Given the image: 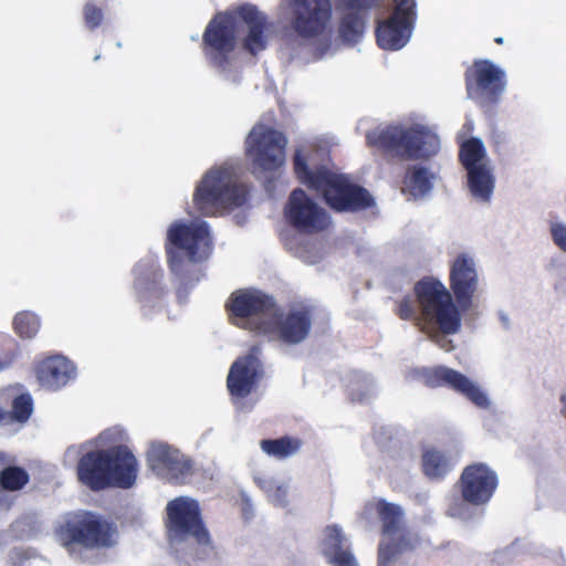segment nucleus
<instances>
[{
	"mask_svg": "<svg viewBox=\"0 0 566 566\" xmlns=\"http://www.w3.org/2000/svg\"><path fill=\"white\" fill-rule=\"evenodd\" d=\"M451 292L438 279L426 276L413 286V295L396 301L395 313L402 321H411L424 328L436 324L443 335L461 329L462 312L468 311L479 289L475 262L467 253L458 254L450 264Z\"/></svg>",
	"mask_w": 566,
	"mask_h": 566,
	"instance_id": "f257e3e1",
	"label": "nucleus"
},
{
	"mask_svg": "<svg viewBox=\"0 0 566 566\" xmlns=\"http://www.w3.org/2000/svg\"><path fill=\"white\" fill-rule=\"evenodd\" d=\"M290 27L303 40L322 36L333 19L332 0H287ZM345 11L338 23L339 39L349 45L358 43L366 30L369 11L379 0H338Z\"/></svg>",
	"mask_w": 566,
	"mask_h": 566,
	"instance_id": "f03ea898",
	"label": "nucleus"
},
{
	"mask_svg": "<svg viewBox=\"0 0 566 566\" xmlns=\"http://www.w3.org/2000/svg\"><path fill=\"white\" fill-rule=\"evenodd\" d=\"M293 168L297 180L318 193L335 212H358L375 203L369 191L353 182L348 176L324 166L311 169L301 150L294 154Z\"/></svg>",
	"mask_w": 566,
	"mask_h": 566,
	"instance_id": "7ed1b4c3",
	"label": "nucleus"
},
{
	"mask_svg": "<svg viewBox=\"0 0 566 566\" xmlns=\"http://www.w3.org/2000/svg\"><path fill=\"white\" fill-rule=\"evenodd\" d=\"M76 473L78 481L92 491L109 486L128 489L137 478V460L123 444L92 450L80 458Z\"/></svg>",
	"mask_w": 566,
	"mask_h": 566,
	"instance_id": "20e7f679",
	"label": "nucleus"
},
{
	"mask_svg": "<svg viewBox=\"0 0 566 566\" xmlns=\"http://www.w3.org/2000/svg\"><path fill=\"white\" fill-rule=\"evenodd\" d=\"M248 190L234 181L230 168L216 167L208 170L193 192V206L205 217H214L220 211L243 206Z\"/></svg>",
	"mask_w": 566,
	"mask_h": 566,
	"instance_id": "39448f33",
	"label": "nucleus"
},
{
	"mask_svg": "<svg viewBox=\"0 0 566 566\" xmlns=\"http://www.w3.org/2000/svg\"><path fill=\"white\" fill-rule=\"evenodd\" d=\"M369 147L379 149L385 156L400 159L428 158L439 149V139L422 127L387 126L366 134Z\"/></svg>",
	"mask_w": 566,
	"mask_h": 566,
	"instance_id": "423d86ee",
	"label": "nucleus"
},
{
	"mask_svg": "<svg viewBox=\"0 0 566 566\" xmlns=\"http://www.w3.org/2000/svg\"><path fill=\"white\" fill-rule=\"evenodd\" d=\"M366 509L375 511L381 524V535L387 537V542L378 547V566H390L397 557L415 551L420 544L419 536L405 526L400 505L379 499Z\"/></svg>",
	"mask_w": 566,
	"mask_h": 566,
	"instance_id": "0eeeda50",
	"label": "nucleus"
},
{
	"mask_svg": "<svg viewBox=\"0 0 566 566\" xmlns=\"http://www.w3.org/2000/svg\"><path fill=\"white\" fill-rule=\"evenodd\" d=\"M210 244L209 226L205 221L186 223L174 222L167 231L165 251L170 272L185 276L186 262L196 263L200 260V251Z\"/></svg>",
	"mask_w": 566,
	"mask_h": 566,
	"instance_id": "6e6552de",
	"label": "nucleus"
},
{
	"mask_svg": "<svg viewBox=\"0 0 566 566\" xmlns=\"http://www.w3.org/2000/svg\"><path fill=\"white\" fill-rule=\"evenodd\" d=\"M114 534L115 527L109 522L88 511L74 514L57 531L63 546L77 545L87 549L113 546Z\"/></svg>",
	"mask_w": 566,
	"mask_h": 566,
	"instance_id": "1a4fd4ad",
	"label": "nucleus"
},
{
	"mask_svg": "<svg viewBox=\"0 0 566 566\" xmlns=\"http://www.w3.org/2000/svg\"><path fill=\"white\" fill-rule=\"evenodd\" d=\"M312 325L313 315L308 307L303 306L283 312L276 304V310L271 317L260 319L251 328L269 340L295 346L310 336Z\"/></svg>",
	"mask_w": 566,
	"mask_h": 566,
	"instance_id": "9d476101",
	"label": "nucleus"
},
{
	"mask_svg": "<svg viewBox=\"0 0 566 566\" xmlns=\"http://www.w3.org/2000/svg\"><path fill=\"white\" fill-rule=\"evenodd\" d=\"M285 135L268 125L253 126L245 139V153L261 172L274 174L285 164Z\"/></svg>",
	"mask_w": 566,
	"mask_h": 566,
	"instance_id": "9b49d317",
	"label": "nucleus"
},
{
	"mask_svg": "<svg viewBox=\"0 0 566 566\" xmlns=\"http://www.w3.org/2000/svg\"><path fill=\"white\" fill-rule=\"evenodd\" d=\"M468 96L482 108L496 105L506 86L505 72L490 60H475L464 73Z\"/></svg>",
	"mask_w": 566,
	"mask_h": 566,
	"instance_id": "f8f14e48",
	"label": "nucleus"
},
{
	"mask_svg": "<svg viewBox=\"0 0 566 566\" xmlns=\"http://www.w3.org/2000/svg\"><path fill=\"white\" fill-rule=\"evenodd\" d=\"M276 304L273 296L260 290L240 289L231 293L226 310L234 325L253 331L255 323L271 317Z\"/></svg>",
	"mask_w": 566,
	"mask_h": 566,
	"instance_id": "ddd939ff",
	"label": "nucleus"
},
{
	"mask_svg": "<svg viewBox=\"0 0 566 566\" xmlns=\"http://www.w3.org/2000/svg\"><path fill=\"white\" fill-rule=\"evenodd\" d=\"M166 511V527L172 537L180 541L192 538L198 544H209V532L196 500L177 497L167 504Z\"/></svg>",
	"mask_w": 566,
	"mask_h": 566,
	"instance_id": "4468645a",
	"label": "nucleus"
},
{
	"mask_svg": "<svg viewBox=\"0 0 566 566\" xmlns=\"http://www.w3.org/2000/svg\"><path fill=\"white\" fill-rule=\"evenodd\" d=\"M237 20L231 13L219 12L209 21L202 35V45L213 66L226 69L229 64V55L237 44Z\"/></svg>",
	"mask_w": 566,
	"mask_h": 566,
	"instance_id": "2eb2a0df",
	"label": "nucleus"
},
{
	"mask_svg": "<svg viewBox=\"0 0 566 566\" xmlns=\"http://www.w3.org/2000/svg\"><path fill=\"white\" fill-rule=\"evenodd\" d=\"M284 214L289 224L305 234L319 233L331 224L328 213L302 188H296L290 193Z\"/></svg>",
	"mask_w": 566,
	"mask_h": 566,
	"instance_id": "dca6fc26",
	"label": "nucleus"
},
{
	"mask_svg": "<svg viewBox=\"0 0 566 566\" xmlns=\"http://www.w3.org/2000/svg\"><path fill=\"white\" fill-rule=\"evenodd\" d=\"M261 346L253 345L249 352L238 357L230 366L227 389L231 398L243 399L254 391L264 377L261 360Z\"/></svg>",
	"mask_w": 566,
	"mask_h": 566,
	"instance_id": "f3484780",
	"label": "nucleus"
},
{
	"mask_svg": "<svg viewBox=\"0 0 566 566\" xmlns=\"http://www.w3.org/2000/svg\"><path fill=\"white\" fill-rule=\"evenodd\" d=\"M418 374L423 385L429 388L448 387L478 407L486 408L489 406V399L481 388L458 370L446 366H436L422 368Z\"/></svg>",
	"mask_w": 566,
	"mask_h": 566,
	"instance_id": "a211bd4d",
	"label": "nucleus"
},
{
	"mask_svg": "<svg viewBox=\"0 0 566 566\" xmlns=\"http://www.w3.org/2000/svg\"><path fill=\"white\" fill-rule=\"evenodd\" d=\"M497 484L496 472L482 462L467 465L458 481L462 500L473 506L485 505L492 499Z\"/></svg>",
	"mask_w": 566,
	"mask_h": 566,
	"instance_id": "6ab92c4d",
	"label": "nucleus"
},
{
	"mask_svg": "<svg viewBox=\"0 0 566 566\" xmlns=\"http://www.w3.org/2000/svg\"><path fill=\"white\" fill-rule=\"evenodd\" d=\"M134 291L143 311L161 307L168 289L164 284V270L154 262H139L134 269Z\"/></svg>",
	"mask_w": 566,
	"mask_h": 566,
	"instance_id": "aec40b11",
	"label": "nucleus"
},
{
	"mask_svg": "<svg viewBox=\"0 0 566 566\" xmlns=\"http://www.w3.org/2000/svg\"><path fill=\"white\" fill-rule=\"evenodd\" d=\"M34 370L36 379L43 387L56 390L67 384L74 373V367L64 356L53 355L39 360Z\"/></svg>",
	"mask_w": 566,
	"mask_h": 566,
	"instance_id": "412c9836",
	"label": "nucleus"
},
{
	"mask_svg": "<svg viewBox=\"0 0 566 566\" xmlns=\"http://www.w3.org/2000/svg\"><path fill=\"white\" fill-rule=\"evenodd\" d=\"M238 14L242 21L248 25L249 31L243 40V48L251 55H256L266 49L268 36L265 31L268 29L266 17L259 12L254 6H241L238 9Z\"/></svg>",
	"mask_w": 566,
	"mask_h": 566,
	"instance_id": "4be33fe9",
	"label": "nucleus"
},
{
	"mask_svg": "<svg viewBox=\"0 0 566 566\" xmlns=\"http://www.w3.org/2000/svg\"><path fill=\"white\" fill-rule=\"evenodd\" d=\"M412 29L408 23L389 17L378 22L375 30L376 42L384 50H400L409 41Z\"/></svg>",
	"mask_w": 566,
	"mask_h": 566,
	"instance_id": "5701e85b",
	"label": "nucleus"
},
{
	"mask_svg": "<svg viewBox=\"0 0 566 566\" xmlns=\"http://www.w3.org/2000/svg\"><path fill=\"white\" fill-rule=\"evenodd\" d=\"M452 458L437 448H427L421 455V470L430 481H442L453 469Z\"/></svg>",
	"mask_w": 566,
	"mask_h": 566,
	"instance_id": "b1692460",
	"label": "nucleus"
},
{
	"mask_svg": "<svg viewBox=\"0 0 566 566\" xmlns=\"http://www.w3.org/2000/svg\"><path fill=\"white\" fill-rule=\"evenodd\" d=\"M326 532L327 536L324 554L328 557L329 563L334 566H358L354 555L343 547L345 537L342 531L333 525L328 526Z\"/></svg>",
	"mask_w": 566,
	"mask_h": 566,
	"instance_id": "393cba45",
	"label": "nucleus"
},
{
	"mask_svg": "<svg viewBox=\"0 0 566 566\" xmlns=\"http://www.w3.org/2000/svg\"><path fill=\"white\" fill-rule=\"evenodd\" d=\"M468 186L472 196L481 201H489L494 189V177L488 165L467 170Z\"/></svg>",
	"mask_w": 566,
	"mask_h": 566,
	"instance_id": "a878e982",
	"label": "nucleus"
},
{
	"mask_svg": "<svg viewBox=\"0 0 566 566\" xmlns=\"http://www.w3.org/2000/svg\"><path fill=\"white\" fill-rule=\"evenodd\" d=\"M432 177L426 167L410 166L402 178L401 191L413 198L423 197L432 188Z\"/></svg>",
	"mask_w": 566,
	"mask_h": 566,
	"instance_id": "bb28decb",
	"label": "nucleus"
},
{
	"mask_svg": "<svg viewBox=\"0 0 566 566\" xmlns=\"http://www.w3.org/2000/svg\"><path fill=\"white\" fill-rule=\"evenodd\" d=\"M302 446L298 438L284 436L279 439H264L260 442V447L268 455L276 459H285L296 453Z\"/></svg>",
	"mask_w": 566,
	"mask_h": 566,
	"instance_id": "cd10ccee",
	"label": "nucleus"
},
{
	"mask_svg": "<svg viewBox=\"0 0 566 566\" xmlns=\"http://www.w3.org/2000/svg\"><path fill=\"white\" fill-rule=\"evenodd\" d=\"M486 153L483 143L475 137H471L460 146L459 160L465 170L486 165L483 163Z\"/></svg>",
	"mask_w": 566,
	"mask_h": 566,
	"instance_id": "c85d7f7f",
	"label": "nucleus"
},
{
	"mask_svg": "<svg viewBox=\"0 0 566 566\" xmlns=\"http://www.w3.org/2000/svg\"><path fill=\"white\" fill-rule=\"evenodd\" d=\"M179 453V450L167 443L154 442L147 451V462L151 470L159 474Z\"/></svg>",
	"mask_w": 566,
	"mask_h": 566,
	"instance_id": "c756f323",
	"label": "nucleus"
},
{
	"mask_svg": "<svg viewBox=\"0 0 566 566\" xmlns=\"http://www.w3.org/2000/svg\"><path fill=\"white\" fill-rule=\"evenodd\" d=\"M12 326L17 335L23 339H30L38 334L41 322L36 314L22 311L13 317Z\"/></svg>",
	"mask_w": 566,
	"mask_h": 566,
	"instance_id": "7c9ffc66",
	"label": "nucleus"
},
{
	"mask_svg": "<svg viewBox=\"0 0 566 566\" xmlns=\"http://www.w3.org/2000/svg\"><path fill=\"white\" fill-rule=\"evenodd\" d=\"M29 481V473L21 467L10 465L0 471V485L6 491H20Z\"/></svg>",
	"mask_w": 566,
	"mask_h": 566,
	"instance_id": "2f4dec72",
	"label": "nucleus"
},
{
	"mask_svg": "<svg viewBox=\"0 0 566 566\" xmlns=\"http://www.w3.org/2000/svg\"><path fill=\"white\" fill-rule=\"evenodd\" d=\"M192 463L181 452L171 460L159 475L166 478L172 483H181L190 474Z\"/></svg>",
	"mask_w": 566,
	"mask_h": 566,
	"instance_id": "473e14b6",
	"label": "nucleus"
},
{
	"mask_svg": "<svg viewBox=\"0 0 566 566\" xmlns=\"http://www.w3.org/2000/svg\"><path fill=\"white\" fill-rule=\"evenodd\" d=\"M10 415L13 422H25L33 410V401L29 394H21L12 399Z\"/></svg>",
	"mask_w": 566,
	"mask_h": 566,
	"instance_id": "72a5a7b5",
	"label": "nucleus"
},
{
	"mask_svg": "<svg viewBox=\"0 0 566 566\" xmlns=\"http://www.w3.org/2000/svg\"><path fill=\"white\" fill-rule=\"evenodd\" d=\"M394 11L390 18L415 27L417 19L416 0H394Z\"/></svg>",
	"mask_w": 566,
	"mask_h": 566,
	"instance_id": "f704fd0d",
	"label": "nucleus"
},
{
	"mask_svg": "<svg viewBox=\"0 0 566 566\" xmlns=\"http://www.w3.org/2000/svg\"><path fill=\"white\" fill-rule=\"evenodd\" d=\"M19 353L18 343L11 337L0 340V371L13 364Z\"/></svg>",
	"mask_w": 566,
	"mask_h": 566,
	"instance_id": "c9c22d12",
	"label": "nucleus"
},
{
	"mask_svg": "<svg viewBox=\"0 0 566 566\" xmlns=\"http://www.w3.org/2000/svg\"><path fill=\"white\" fill-rule=\"evenodd\" d=\"M83 15L85 25L90 30L97 29L104 19L103 10L96 4L87 2L83 8Z\"/></svg>",
	"mask_w": 566,
	"mask_h": 566,
	"instance_id": "e433bc0d",
	"label": "nucleus"
},
{
	"mask_svg": "<svg viewBox=\"0 0 566 566\" xmlns=\"http://www.w3.org/2000/svg\"><path fill=\"white\" fill-rule=\"evenodd\" d=\"M422 333L428 334L429 338L434 342L440 348L444 349L446 352H450L454 348L453 343L451 339H448L443 335H439L436 332H433L434 328H437L439 332L440 328L436 324H428L424 328H421L420 326H417Z\"/></svg>",
	"mask_w": 566,
	"mask_h": 566,
	"instance_id": "4c0bfd02",
	"label": "nucleus"
},
{
	"mask_svg": "<svg viewBox=\"0 0 566 566\" xmlns=\"http://www.w3.org/2000/svg\"><path fill=\"white\" fill-rule=\"evenodd\" d=\"M551 235L554 244L566 252V226L560 222H552Z\"/></svg>",
	"mask_w": 566,
	"mask_h": 566,
	"instance_id": "58836bf2",
	"label": "nucleus"
},
{
	"mask_svg": "<svg viewBox=\"0 0 566 566\" xmlns=\"http://www.w3.org/2000/svg\"><path fill=\"white\" fill-rule=\"evenodd\" d=\"M11 423H13V419L10 415V411L4 410V408L0 406V424Z\"/></svg>",
	"mask_w": 566,
	"mask_h": 566,
	"instance_id": "ea45409f",
	"label": "nucleus"
},
{
	"mask_svg": "<svg viewBox=\"0 0 566 566\" xmlns=\"http://www.w3.org/2000/svg\"><path fill=\"white\" fill-rule=\"evenodd\" d=\"M560 402L563 403L562 415L566 418V394L560 396Z\"/></svg>",
	"mask_w": 566,
	"mask_h": 566,
	"instance_id": "a19ab883",
	"label": "nucleus"
},
{
	"mask_svg": "<svg viewBox=\"0 0 566 566\" xmlns=\"http://www.w3.org/2000/svg\"><path fill=\"white\" fill-rule=\"evenodd\" d=\"M328 48H329V45L327 44V45H326V46H325V48H324V49H323V50L317 54V56H316V57H317V59H321V57L324 55V53L328 50Z\"/></svg>",
	"mask_w": 566,
	"mask_h": 566,
	"instance_id": "79ce46f5",
	"label": "nucleus"
},
{
	"mask_svg": "<svg viewBox=\"0 0 566 566\" xmlns=\"http://www.w3.org/2000/svg\"><path fill=\"white\" fill-rule=\"evenodd\" d=\"M494 42H495L496 44H503V43H504V40H503V38H502V36H497V38H495V39H494Z\"/></svg>",
	"mask_w": 566,
	"mask_h": 566,
	"instance_id": "37998d69",
	"label": "nucleus"
}]
</instances>
